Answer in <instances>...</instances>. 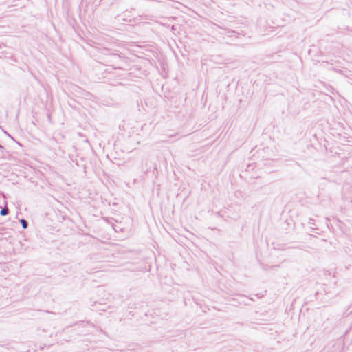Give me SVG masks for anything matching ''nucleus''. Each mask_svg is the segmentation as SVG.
<instances>
[{
	"instance_id": "1",
	"label": "nucleus",
	"mask_w": 352,
	"mask_h": 352,
	"mask_svg": "<svg viewBox=\"0 0 352 352\" xmlns=\"http://www.w3.org/2000/svg\"><path fill=\"white\" fill-rule=\"evenodd\" d=\"M8 208H3L1 212H0V214L2 215V216H5L6 214H8Z\"/></svg>"
},
{
	"instance_id": "2",
	"label": "nucleus",
	"mask_w": 352,
	"mask_h": 352,
	"mask_svg": "<svg viewBox=\"0 0 352 352\" xmlns=\"http://www.w3.org/2000/svg\"><path fill=\"white\" fill-rule=\"evenodd\" d=\"M21 223L22 226H23V228H27V226H28V223H27V222H26V221H25V220H24V219H21Z\"/></svg>"
}]
</instances>
